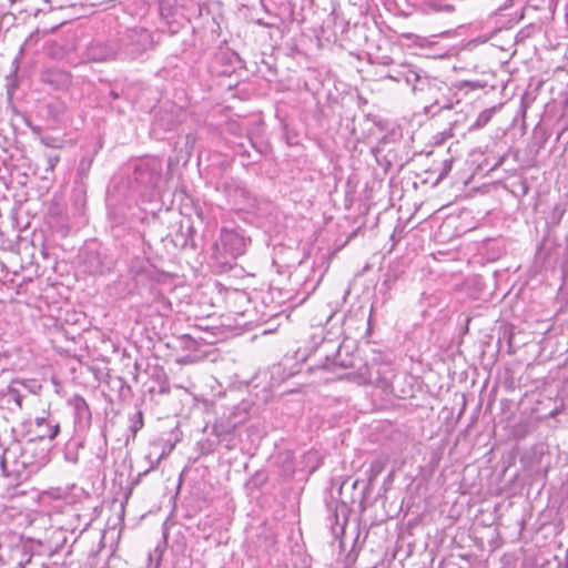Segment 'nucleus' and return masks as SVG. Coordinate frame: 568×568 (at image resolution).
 <instances>
[{
	"label": "nucleus",
	"instance_id": "nucleus-18",
	"mask_svg": "<svg viewBox=\"0 0 568 568\" xmlns=\"http://www.w3.org/2000/svg\"><path fill=\"white\" fill-rule=\"evenodd\" d=\"M64 457L68 462L72 463V464H77L78 463V453H72L69 448H67L65 453H64Z\"/></svg>",
	"mask_w": 568,
	"mask_h": 568
},
{
	"label": "nucleus",
	"instance_id": "nucleus-5",
	"mask_svg": "<svg viewBox=\"0 0 568 568\" xmlns=\"http://www.w3.org/2000/svg\"><path fill=\"white\" fill-rule=\"evenodd\" d=\"M183 110L173 104L161 106L155 114L154 124L163 131H171L183 121Z\"/></svg>",
	"mask_w": 568,
	"mask_h": 568
},
{
	"label": "nucleus",
	"instance_id": "nucleus-3",
	"mask_svg": "<svg viewBox=\"0 0 568 568\" xmlns=\"http://www.w3.org/2000/svg\"><path fill=\"white\" fill-rule=\"evenodd\" d=\"M116 39H95L85 50V57L93 62L119 60Z\"/></svg>",
	"mask_w": 568,
	"mask_h": 568
},
{
	"label": "nucleus",
	"instance_id": "nucleus-25",
	"mask_svg": "<svg viewBox=\"0 0 568 568\" xmlns=\"http://www.w3.org/2000/svg\"><path fill=\"white\" fill-rule=\"evenodd\" d=\"M557 413H558V410H552V412L550 413V416H555Z\"/></svg>",
	"mask_w": 568,
	"mask_h": 568
},
{
	"label": "nucleus",
	"instance_id": "nucleus-1",
	"mask_svg": "<svg viewBox=\"0 0 568 568\" xmlns=\"http://www.w3.org/2000/svg\"><path fill=\"white\" fill-rule=\"evenodd\" d=\"M119 60L134 61L141 59L153 47V37L144 28L126 30L116 39Z\"/></svg>",
	"mask_w": 568,
	"mask_h": 568
},
{
	"label": "nucleus",
	"instance_id": "nucleus-23",
	"mask_svg": "<svg viewBox=\"0 0 568 568\" xmlns=\"http://www.w3.org/2000/svg\"><path fill=\"white\" fill-rule=\"evenodd\" d=\"M14 88V84H8V93H11V90Z\"/></svg>",
	"mask_w": 568,
	"mask_h": 568
},
{
	"label": "nucleus",
	"instance_id": "nucleus-12",
	"mask_svg": "<svg viewBox=\"0 0 568 568\" xmlns=\"http://www.w3.org/2000/svg\"><path fill=\"white\" fill-rule=\"evenodd\" d=\"M429 8L435 12L452 13L455 11L454 0H432Z\"/></svg>",
	"mask_w": 568,
	"mask_h": 568
},
{
	"label": "nucleus",
	"instance_id": "nucleus-8",
	"mask_svg": "<svg viewBox=\"0 0 568 568\" xmlns=\"http://www.w3.org/2000/svg\"><path fill=\"white\" fill-rule=\"evenodd\" d=\"M43 83L52 85L54 89H64L71 82L69 72L59 68H48L41 73Z\"/></svg>",
	"mask_w": 568,
	"mask_h": 568
},
{
	"label": "nucleus",
	"instance_id": "nucleus-13",
	"mask_svg": "<svg viewBox=\"0 0 568 568\" xmlns=\"http://www.w3.org/2000/svg\"><path fill=\"white\" fill-rule=\"evenodd\" d=\"M131 425H130V430L132 433L133 436L136 435V433L143 427L144 423H143V413L141 410H138L135 412L131 418Z\"/></svg>",
	"mask_w": 568,
	"mask_h": 568
},
{
	"label": "nucleus",
	"instance_id": "nucleus-14",
	"mask_svg": "<svg viewBox=\"0 0 568 568\" xmlns=\"http://www.w3.org/2000/svg\"><path fill=\"white\" fill-rule=\"evenodd\" d=\"M92 161L93 160L91 158L90 159H85V158L81 159L80 163H79V168H78L79 174H85L90 170V168L92 165Z\"/></svg>",
	"mask_w": 568,
	"mask_h": 568
},
{
	"label": "nucleus",
	"instance_id": "nucleus-22",
	"mask_svg": "<svg viewBox=\"0 0 568 568\" xmlns=\"http://www.w3.org/2000/svg\"><path fill=\"white\" fill-rule=\"evenodd\" d=\"M110 97H112L113 99H118L120 95H119V93L116 91L111 90L110 91Z\"/></svg>",
	"mask_w": 568,
	"mask_h": 568
},
{
	"label": "nucleus",
	"instance_id": "nucleus-16",
	"mask_svg": "<svg viewBox=\"0 0 568 568\" xmlns=\"http://www.w3.org/2000/svg\"><path fill=\"white\" fill-rule=\"evenodd\" d=\"M9 396L18 405L19 408L22 407L23 396L19 393V390H17L14 388H10L9 389Z\"/></svg>",
	"mask_w": 568,
	"mask_h": 568
},
{
	"label": "nucleus",
	"instance_id": "nucleus-21",
	"mask_svg": "<svg viewBox=\"0 0 568 568\" xmlns=\"http://www.w3.org/2000/svg\"><path fill=\"white\" fill-rule=\"evenodd\" d=\"M372 471H374L375 474L379 471V466L377 465V463H374L372 465Z\"/></svg>",
	"mask_w": 568,
	"mask_h": 568
},
{
	"label": "nucleus",
	"instance_id": "nucleus-10",
	"mask_svg": "<svg viewBox=\"0 0 568 568\" xmlns=\"http://www.w3.org/2000/svg\"><path fill=\"white\" fill-rule=\"evenodd\" d=\"M498 109L499 106H491L489 109H485L484 111H481L478 114L477 119L470 124L469 131H478L485 128L489 123L494 114L498 111Z\"/></svg>",
	"mask_w": 568,
	"mask_h": 568
},
{
	"label": "nucleus",
	"instance_id": "nucleus-24",
	"mask_svg": "<svg viewBox=\"0 0 568 568\" xmlns=\"http://www.w3.org/2000/svg\"><path fill=\"white\" fill-rule=\"evenodd\" d=\"M168 392H169V389L166 387H161V393L164 394V393H168Z\"/></svg>",
	"mask_w": 568,
	"mask_h": 568
},
{
	"label": "nucleus",
	"instance_id": "nucleus-15",
	"mask_svg": "<svg viewBox=\"0 0 568 568\" xmlns=\"http://www.w3.org/2000/svg\"><path fill=\"white\" fill-rule=\"evenodd\" d=\"M60 161L59 155L49 154L45 156L47 171H53L58 162Z\"/></svg>",
	"mask_w": 568,
	"mask_h": 568
},
{
	"label": "nucleus",
	"instance_id": "nucleus-26",
	"mask_svg": "<svg viewBox=\"0 0 568 568\" xmlns=\"http://www.w3.org/2000/svg\"><path fill=\"white\" fill-rule=\"evenodd\" d=\"M43 568H50V567H43Z\"/></svg>",
	"mask_w": 568,
	"mask_h": 568
},
{
	"label": "nucleus",
	"instance_id": "nucleus-7",
	"mask_svg": "<svg viewBox=\"0 0 568 568\" xmlns=\"http://www.w3.org/2000/svg\"><path fill=\"white\" fill-rule=\"evenodd\" d=\"M43 414L34 419L37 437L53 440L60 433V424L51 417L49 412H43Z\"/></svg>",
	"mask_w": 568,
	"mask_h": 568
},
{
	"label": "nucleus",
	"instance_id": "nucleus-2",
	"mask_svg": "<svg viewBox=\"0 0 568 568\" xmlns=\"http://www.w3.org/2000/svg\"><path fill=\"white\" fill-rule=\"evenodd\" d=\"M389 78L396 82H405L414 92L424 91L430 85L426 72L416 65L404 63L394 70Z\"/></svg>",
	"mask_w": 568,
	"mask_h": 568
},
{
	"label": "nucleus",
	"instance_id": "nucleus-17",
	"mask_svg": "<svg viewBox=\"0 0 568 568\" xmlns=\"http://www.w3.org/2000/svg\"><path fill=\"white\" fill-rule=\"evenodd\" d=\"M233 429H234V426L232 427L231 430L224 429V427L222 425H216L214 427V432H215L216 436L223 437V438H225L227 435H231Z\"/></svg>",
	"mask_w": 568,
	"mask_h": 568
},
{
	"label": "nucleus",
	"instance_id": "nucleus-11",
	"mask_svg": "<svg viewBox=\"0 0 568 568\" xmlns=\"http://www.w3.org/2000/svg\"><path fill=\"white\" fill-rule=\"evenodd\" d=\"M136 174H138V180L142 183V184H154L156 182V180L160 178V174L159 172H148V169L146 166L144 165H140L138 166L136 169Z\"/></svg>",
	"mask_w": 568,
	"mask_h": 568
},
{
	"label": "nucleus",
	"instance_id": "nucleus-20",
	"mask_svg": "<svg viewBox=\"0 0 568 568\" xmlns=\"http://www.w3.org/2000/svg\"><path fill=\"white\" fill-rule=\"evenodd\" d=\"M41 142L47 146H54L53 144L50 143V138H42Z\"/></svg>",
	"mask_w": 568,
	"mask_h": 568
},
{
	"label": "nucleus",
	"instance_id": "nucleus-4",
	"mask_svg": "<svg viewBox=\"0 0 568 568\" xmlns=\"http://www.w3.org/2000/svg\"><path fill=\"white\" fill-rule=\"evenodd\" d=\"M223 250L232 257L243 255L246 251L250 239L239 230L222 229L220 236Z\"/></svg>",
	"mask_w": 568,
	"mask_h": 568
},
{
	"label": "nucleus",
	"instance_id": "nucleus-6",
	"mask_svg": "<svg viewBox=\"0 0 568 568\" xmlns=\"http://www.w3.org/2000/svg\"><path fill=\"white\" fill-rule=\"evenodd\" d=\"M68 403L73 408L74 424L77 428L81 430L89 428L92 415L87 400L80 395H74Z\"/></svg>",
	"mask_w": 568,
	"mask_h": 568
},
{
	"label": "nucleus",
	"instance_id": "nucleus-9",
	"mask_svg": "<svg viewBox=\"0 0 568 568\" xmlns=\"http://www.w3.org/2000/svg\"><path fill=\"white\" fill-rule=\"evenodd\" d=\"M85 271L90 274H102L104 272V264L102 257L97 252H88L83 260Z\"/></svg>",
	"mask_w": 568,
	"mask_h": 568
},
{
	"label": "nucleus",
	"instance_id": "nucleus-19",
	"mask_svg": "<svg viewBox=\"0 0 568 568\" xmlns=\"http://www.w3.org/2000/svg\"><path fill=\"white\" fill-rule=\"evenodd\" d=\"M251 143H252V146L258 152L260 155L265 153V151H266L265 144H263V143L257 144L253 141H251Z\"/></svg>",
	"mask_w": 568,
	"mask_h": 568
}]
</instances>
